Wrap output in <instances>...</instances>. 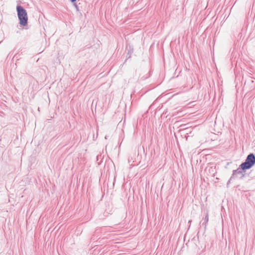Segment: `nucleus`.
I'll return each mask as SVG.
<instances>
[{
  "label": "nucleus",
  "mask_w": 255,
  "mask_h": 255,
  "mask_svg": "<svg viewBox=\"0 0 255 255\" xmlns=\"http://www.w3.org/2000/svg\"><path fill=\"white\" fill-rule=\"evenodd\" d=\"M17 16L19 20V24L22 26H25L27 24L28 17L26 10L21 5H18L16 6Z\"/></svg>",
  "instance_id": "obj_1"
},
{
  "label": "nucleus",
  "mask_w": 255,
  "mask_h": 255,
  "mask_svg": "<svg viewBox=\"0 0 255 255\" xmlns=\"http://www.w3.org/2000/svg\"><path fill=\"white\" fill-rule=\"evenodd\" d=\"M255 164V155L254 153L249 154L245 161L243 162L240 167L243 170L249 169L252 168Z\"/></svg>",
  "instance_id": "obj_2"
},
{
  "label": "nucleus",
  "mask_w": 255,
  "mask_h": 255,
  "mask_svg": "<svg viewBox=\"0 0 255 255\" xmlns=\"http://www.w3.org/2000/svg\"><path fill=\"white\" fill-rule=\"evenodd\" d=\"M246 170H243L241 167L239 166V167L236 169L234 170L233 171V174L232 175V176L230 178V180H232V179L234 177L235 175L239 176L238 177L240 179H243L246 174Z\"/></svg>",
  "instance_id": "obj_3"
},
{
  "label": "nucleus",
  "mask_w": 255,
  "mask_h": 255,
  "mask_svg": "<svg viewBox=\"0 0 255 255\" xmlns=\"http://www.w3.org/2000/svg\"><path fill=\"white\" fill-rule=\"evenodd\" d=\"M208 220H209L208 214V213H207L206 216H205V219H204V221L205 222L202 223V225H204L205 227H206V225H207V223L208 222Z\"/></svg>",
  "instance_id": "obj_4"
},
{
  "label": "nucleus",
  "mask_w": 255,
  "mask_h": 255,
  "mask_svg": "<svg viewBox=\"0 0 255 255\" xmlns=\"http://www.w3.org/2000/svg\"><path fill=\"white\" fill-rule=\"evenodd\" d=\"M74 5L75 6V7L77 9L78 8V6L77 5V4H76L75 2H74Z\"/></svg>",
  "instance_id": "obj_5"
},
{
  "label": "nucleus",
  "mask_w": 255,
  "mask_h": 255,
  "mask_svg": "<svg viewBox=\"0 0 255 255\" xmlns=\"http://www.w3.org/2000/svg\"><path fill=\"white\" fill-rule=\"evenodd\" d=\"M70 1H71L72 3H73V2H76V0H70Z\"/></svg>",
  "instance_id": "obj_6"
},
{
  "label": "nucleus",
  "mask_w": 255,
  "mask_h": 255,
  "mask_svg": "<svg viewBox=\"0 0 255 255\" xmlns=\"http://www.w3.org/2000/svg\"><path fill=\"white\" fill-rule=\"evenodd\" d=\"M231 180H230V179H229V181H228V184H229V183H230V181H231Z\"/></svg>",
  "instance_id": "obj_7"
}]
</instances>
